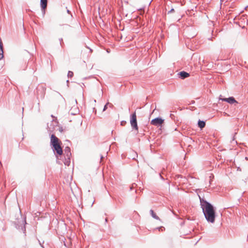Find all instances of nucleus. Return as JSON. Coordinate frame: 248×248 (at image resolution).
Returning <instances> with one entry per match:
<instances>
[{
	"mask_svg": "<svg viewBox=\"0 0 248 248\" xmlns=\"http://www.w3.org/2000/svg\"><path fill=\"white\" fill-rule=\"evenodd\" d=\"M194 108H195L194 107H191L190 108V109L193 110V109Z\"/></svg>",
	"mask_w": 248,
	"mask_h": 248,
	"instance_id": "nucleus-26",
	"label": "nucleus"
},
{
	"mask_svg": "<svg viewBox=\"0 0 248 248\" xmlns=\"http://www.w3.org/2000/svg\"><path fill=\"white\" fill-rule=\"evenodd\" d=\"M173 116H173V114H170V117L171 118H172V117H173Z\"/></svg>",
	"mask_w": 248,
	"mask_h": 248,
	"instance_id": "nucleus-24",
	"label": "nucleus"
},
{
	"mask_svg": "<svg viewBox=\"0 0 248 248\" xmlns=\"http://www.w3.org/2000/svg\"><path fill=\"white\" fill-rule=\"evenodd\" d=\"M38 241L39 245L41 246V247L42 248H45L44 246H43V244L44 243V241H43L42 242H41L39 240H38Z\"/></svg>",
	"mask_w": 248,
	"mask_h": 248,
	"instance_id": "nucleus-16",
	"label": "nucleus"
},
{
	"mask_svg": "<svg viewBox=\"0 0 248 248\" xmlns=\"http://www.w3.org/2000/svg\"><path fill=\"white\" fill-rule=\"evenodd\" d=\"M224 115H228L226 113H224Z\"/></svg>",
	"mask_w": 248,
	"mask_h": 248,
	"instance_id": "nucleus-31",
	"label": "nucleus"
},
{
	"mask_svg": "<svg viewBox=\"0 0 248 248\" xmlns=\"http://www.w3.org/2000/svg\"><path fill=\"white\" fill-rule=\"evenodd\" d=\"M70 163V159L69 160L66 157L65 158V161L64 162V164L65 165L69 166Z\"/></svg>",
	"mask_w": 248,
	"mask_h": 248,
	"instance_id": "nucleus-13",
	"label": "nucleus"
},
{
	"mask_svg": "<svg viewBox=\"0 0 248 248\" xmlns=\"http://www.w3.org/2000/svg\"><path fill=\"white\" fill-rule=\"evenodd\" d=\"M234 139H235V138H234V136L233 137V139H232V140H234Z\"/></svg>",
	"mask_w": 248,
	"mask_h": 248,
	"instance_id": "nucleus-30",
	"label": "nucleus"
},
{
	"mask_svg": "<svg viewBox=\"0 0 248 248\" xmlns=\"http://www.w3.org/2000/svg\"><path fill=\"white\" fill-rule=\"evenodd\" d=\"M200 205L202 208L204 217L209 223H214L216 217V208L210 202L199 195Z\"/></svg>",
	"mask_w": 248,
	"mask_h": 248,
	"instance_id": "nucleus-1",
	"label": "nucleus"
},
{
	"mask_svg": "<svg viewBox=\"0 0 248 248\" xmlns=\"http://www.w3.org/2000/svg\"><path fill=\"white\" fill-rule=\"evenodd\" d=\"M24 224H26V221L25 220H24ZM21 229L23 231V232L25 233V232L26 231V228H25V225H24L23 226L21 227Z\"/></svg>",
	"mask_w": 248,
	"mask_h": 248,
	"instance_id": "nucleus-14",
	"label": "nucleus"
},
{
	"mask_svg": "<svg viewBox=\"0 0 248 248\" xmlns=\"http://www.w3.org/2000/svg\"><path fill=\"white\" fill-rule=\"evenodd\" d=\"M126 124V122L125 121H122L121 122V125H122V126Z\"/></svg>",
	"mask_w": 248,
	"mask_h": 248,
	"instance_id": "nucleus-17",
	"label": "nucleus"
},
{
	"mask_svg": "<svg viewBox=\"0 0 248 248\" xmlns=\"http://www.w3.org/2000/svg\"><path fill=\"white\" fill-rule=\"evenodd\" d=\"M246 160H248V158L247 157H246Z\"/></svg>",
	"mask_w": 248,
	"mask_h": 248,
	"instance_id": "nucleus-33",
	"label": "nucleus"
},
{
	"mask_svg": "<svg viewBox=\"0 0 248 248\" xmlns=\"http://www.w3.org/2000/svg\"><path fill=\"white\" fill-rule=\"evenodd\" d=\"M61 140L54 134L50 137V144L55 155H62L63 154V150L61 147Z\"/></svg>",
	"mask_w": 248,
	"mask_h": 248,
	"instance_id": "nucleus-2",
	"label": "nucleus"
},
{
	"mask_svg": "<svg viewBox=\"0 0 248 248\" xmlns=\"http://www.w3.org/2000/svg\"><path fill=\"white\" fill-rule=\"evenodd\" d=\"M51 117H53V118L54 117L53 115H51Z\"/></svg>",
	"mask_w": 248,
	"mask_h": 248,
	"instance_id": "nucleus-32",
	"label": "nucleus"
},
{
	"mask_svg": "<svg viewBox=\"0 0 248 248\" xmlns=\"http://www.w3.org/2000/svg\"><path fill=\"white\" fill-rule=\"evenodd\" d=\"M103 156H101V159L103 158Z\"/></svg>",
	"mask_w": 248,
	"mask_h": 248,
	"instance_id": "nucleus-35",
	"label": "nucleus"
},
{
	"mask_svg": "<svg viewBox=\"0 0 248 248\" xmlns=\"http://www.w3.org/2000/svg\"><path fill=\"white\" fill-rule=\"evenodd\" d=\"M108 104H109V102H108L104 107V108H103V111H105L107 108H108Z\"/></svg>",
	"mask_w": 248,
	"mask_h": 248,
	"instance_id": "nucleus-15",
	"label": "nucleus"
},
{
	"mask_svg": "<svg viewBox=\"0 0 248 248\" xmlns=\"http://www.w3.org/2000/svg\"><path fill=\"white\" fill-rule=\"evenodd\" d=\"M59 130L61 132H63V130L62 127H59Z\"/></svg>",
	"mask_w": 248,
	"mask_h": 248,
	"instance_id": "nucleus-19",
	"label": "nucleus"
},
{
	"mask_svg": "<svg viewBox=\"0 0 248 248\" xmlns=\"http://www.w3.org/2000/svg\"><path fill=\"white\" fill-rule=\"evenodd\" d=\"M72 154L71 153L70 148L69 147H66L64 150V155L65 158H67L69 160L70 159Z\"/></svg>",
	"mask_w": 248,
	"mask_h": 248,
	"instance_id": "nucleus-6",
	"label": "nucleus"
},
{
	"mask_svg": "<svg viewBox=\"0 0 248 248\" xmlns=\"http://www.w3.org/2000/svg\"><path fill=\"white\" fill-rule=\"evenodd\" d=\"M47 4V0H41L40 5L41 7V10L42 12L43 16H44L45 14V10L46 8Z\"/></svg>",
	"mask_w": 248,
	"mask_h": 248,
	"instance_id": "nucleus-5",
	"label": "nucleus"
},
{
	"mask_svg": "<svg viewBox=\"0 0 248 248\" xmlns=\"http://www.w3.org/2000/svg\"><path fill=\"white\" fill-rule=\"evenodd\" d=\"M51 122H52V123H54V124H55L56 125L58 124V121H55L54 120H53Z\"/></svg>",
	"mask_w": 248,
	"mask_h": 248,
	"instance_id": "nucleus-18",
	"label": "nucleus"
},
{
	"mask_svg": "<svg viewBox=\"0 0 248 248\" xmlns=\"http://www.w3.org/2000/svg\"><path fill=\"white\" fill-rule=\"evenodd\" d=\"M166 10H169L168 12V14L172 13L174 12V9L173 7H171V8L170 10V6L169 5H167L165 8Z\"/></svg>",
	"mask_w": 248,
	"mask_h": 248,
	"instance_id": "nucleus-11",
	"label": "nucleus"
},
{
	"mask_svg": "<svg viewBox=\"0 0 248 248\" xmlns=\"http://www.w3.org/2000/svg\"><path fill=\"white\" fill-rule=\"evenodd\" d=\"M176 75L179 76V78H187L190 76L189 73L184 71L178 72Z\"/></svg>",
	"mask_w": 248,
	"mask_h": 248,
	"instance_id": "nucleus-7",
	"label": "nucleus"
},
{
	"mask_svg": "<svg viewBox=\"0 0 248 248\" xmlns=\"http://www.w3.org/2000/svg\"><path fill=\"white\" fill-rule=\"evenodd\" d=\"M130 124L133 129L138 130L136 112L130 115Z\"/></svg>",
	"mask_w": 248,
	"mask_h": 248,
	"instance_id": "nucleus-3",
	"label": "nucleus"
},
{
	"mask_svg": "<svg viewBox=\"0 0 248 248\" xmlns=\"http://www.w3.org/2000/svg\"><path fill=\"white\" fill-rule=\"evenodd\" d=\"M59 40L60 41V44H61V46H62V38H60L59 39Z\"/></svg>",
	"mask_w": 248,
	"mask_h": 248,
	"instance_id": "nucleus-21",
	"label": "nucleus"
},
{
	"mask_svg": "<svg viewBox=\"0 0 248 248\" xmlns=\"http://www.w3.org/2000/svg\"><path fill=\"white\" fill-rule=\"evenodd\" d=\"M150 214H151V215L152 216V217L154 218L155 219H159V217L156 215V214L154 212V211L153 210H150Z\"/></svg>",
	"mask_w": 248,
	"mask_h": 248,
	"instance_id": "nucleus-10",
	"label": "nucleus"
},
{
	"mask_svg": "<svg viewBox=\"0 0 248 248\" xmlns=\"http://www.w3.org/2000/svg\"><path fill=\"white\" fill-rule=\"evenodd\" d=\"M198 125L201 129H202L205 126V122L199 120L198 122Z\"/></svg>",
	"mask_w": 248,
	"mask_h": 248,
	"instance_id": "nucleus-9",
	"label": "nucleus"
},
{
	"mask_svg": "<svg viewBox=\"0 0 248 248\" xmlns=\"http://www.w3.org/2000/svg\"><path fill=\"white\" fill-rule=\"evenodd\" d=\"M67 12L68 14H71L70 11L69 10H67Z\"/></svg>",
	"mask_w": 248,
	"mask_h": 248,
	"instance_id": "nucleus-25",
	"label": "nucleus"
},
{
	"mask_svg": "<svg viewBox=\"0 0 248 248\" xmlns=\"http://www.w3.org/2000/svg\"><path fill=\"white\" fill-rule=\"evenodd\" d=\"M73 76H74L73 72L71 71H69L68 72V74H67L68 78H72L73 77Z\"/></svg>",
	"mask_w": 248,
	"mask_h": 248,
	"instance_id": "nucleus-12",
	"label": "nucleus"
},
{
	"mask_svg": "<svg viewBox=\"0 0 248 248\" xmlns=\"http://www.w3.org/2000/svg\"><path fill=\"white\" fill-rule=\"evenodd\" d=\"M97 80L99 81V82L101 83V81L100 80H99L98 79H97Z\"/></svg>",
	"mask_w": 248,
	"mask_h": 248,
	"instance_id": "nucleus-34",
	"label": "nucleus"
},
{
	"mask_svg": "<svg viewBox=\"0 0 248 248\" xmlns=\"http://www.w3.org/2000/svg\"><path fill=\"white\" fill-rule=\"evenodd\" d=\"M223 101L227 102L231 104H233L234 103H235L236 101L234 99L233 97H229V98H225L224 99H221Z\"/></svg>",
	"mask_w": 248,
	"mask_h": 248,
	"instance_id": "nucleus-8",
	"label": "nucleus"
},
{
	"mask_svg": "<svg viewBox=\"0 0 248 248\" xmlns=\"http://www.w3.org/2000/svg\"><path fill=\"white\" fill-rule=\"evenodd\" d=\"M105 221H106V222H107V221H108V218H106V219H105Z\"/></svg>",
	"mask_w": 248,
	"mask_h": 248,
	"instance_id": "nucleus-28",
	"label": "nucleus"
},
{
	"mask_svg": "<svg viewBox=\"0 0 248 248\" xmlns=\"http://www.w3.org/2000/svg\"><path fill=\"white\" fill-rule=\"evenodd\" d=\"M66 82H67V84H68V83H69V80H67L66 81ZM67 85L68 86V84H67Z\"/></svg>",
	"mask_w": 248,
	"mask_h": 248,
	"instance_id": "nucleus-27",
	"label": "nucleus"
},
{
	"mask_svg": "<svg viewBox=\"0 0 248 248\" xmlns=\"http://www.w3.org/2000/svg\"><path fill=\"white\" fill-rule=\"evenodd\" d=\"M162 228H163V227H159V228H158L157 229H159V230H160V229H161V230H162Z\"/></svg>",
	"mask_w": 248,
	"mask_h": 248,
	"instance_id": "nucleus-23",
	"label": "nucleus"
},
{
	"mask_svg": "<svg viewBox=\"0 0 248 248\" xmlns=\"http://www.w3.org/2000/svg\"><path fill=\"white\" fill-rule=\"evenodd\" d=\"M164 120L160 117H157L153 119L151 122V124L155 126H161L164 123Z\"/></svg>",
	"mask_w": 248,
	"mask_h": 248,
	"instance_id": "nucleus-4",
	"label": "nucleus"
},
{
	"mask_svg": "<svg viewBox=\"0 0 248 248\" xmlns=\"http://www.w3.org/2000/svg\"><path fill=\"white\" fill-rule=\"evenodd\" d=\"M195 101L194 100H192L191 101V102H190V104H194L195 103Z\"/></svg>",
	"mask_w": 248,
	"mask_h": 248,
	"instance_id": "nucleus-22",
	"label": "nucleus"
},
{
	"mask_svg": "<svg viewBox=\"0 0 248 248\" xmlns=\"http://www.w3.org/2000/svg\"><path fill=\"white\" fill-rule=\"evenodd\" d=\"M108 106H109V107L111 108L113 107V105L112 104L109 103Z\"/></svg>",
	"mask_w": 248,
	"mask_h": 248,
	"instance_id": "nucleus-20",
	"label": "nucleus"
},
{
	"mask_svg": "<svg viewBox=\"0 0 248 248\" xmlns=\"http://www.w3.org/2000/svg\"><path fill=\"white\" fill-rule=\"evenodd\" d=\"M95 111V113H96V110L95 109V108H93V111Z\"/></svg>",
	"mask_w": 248,
	"mask_h": 248,
	"instance_id": "nucleus-29",
	"label": "nucleus"
}]
</instances>
